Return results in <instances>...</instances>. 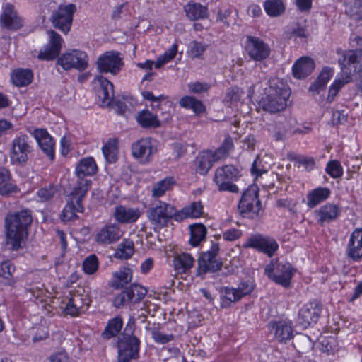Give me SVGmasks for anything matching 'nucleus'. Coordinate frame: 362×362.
<instances>
[{
	"label": "nucleus",
	"mask_w": 362,
	"mask_h": 362,
	"mask_svg": "<svg viewBox=\"0 0 362 362\" xmlns=\"http://www.w3.org/2000/svg\"><path fill=\"white\" fill-rule=\"evenodd\" d=\"M290 95V90L279 79H273L266 83L263 92L255 98L259 105L272 112L283 110Z\"/></svg>",
	"instance_id": "nucleus-1"
},
{
	"label": "nucleus",
	"mask_w": 362,
	"mask_h": 362,
	"mask_svg": "<svg viewBox=\"0 0 362 362\" xmlns=\"http://www.w3.org/2000/svg\"><path fill=\"white\" fill-rule=\"evenodd\" d=\"M31 223L28 211L9 215L6 219V243L13 250L22 247L26 237V228Z\"/></svg>",
	"instance_id": "nucleus-2"
},
{
	"label": "nucleus",
	"mask_w": 362,
	"mask_h": 362,
	"mask_svg": "<svg viewBox=\"0 0 362 362\" xmlns=\"http://www.w3.org/2000/svg\"><path fill=\"white\" fill-rule=\"evenodd\" d=\"M89 189V182L87 180H81L78 187H74L69 194L67 202L61 214V219L64 222L74 220L77 213L83 211V206L81 204L83 198Z\"/></svg>",
	"instance_id": "nucleus-3"
},
{
	"label": "nucleus",
	"mask_w": 362,
	"mask_h": 362,
	"mask_svg": "<svg viewBox=\"0 0 362 362\" xmlns=\"http://www.w3.org/2000/svg\"><path fill=\"white\" fill-rule=\"evenodd\" d=\"M57 66L64 71L76 70L83 71L89 66L87 52L81 49L71 48L64 52L57 59Z\"/></svg>",
	"instance_id": "nucleus-4"
},
{
	"label": "nucleus",
	"mask_w": 362,
	"mask_h": 362,
	"mask_svg": "<svg viewBox=\"0 0 362 362\" xmlns=\"http://www.w3.org/2000/svg\"><path fill=\"white\" fill-rule=\"evenodd\" d=\"M158 141L151 137L141 138L132 144V156L141 164H148L158 151Z\"/></svg>",
	"instance_id": "nucleus-5"
},
{
	"label": "nucleus",
	"mask_w": 362,
	"mask_h": 362,
	"mask_svg": "<svg viewBox=\"0 0 362 362\" xmlns=\"http://www.w3.org/2000/svg\"><path fill=\"white\" fill-rule=\"evenodd\" d=\"M239 170L233 165H225L216 170L214 182L220 191L238 192V187L233 184L240 177Z\"/></svg>",
	"instance_id": "nucleus-6"
},
{
	"label": "nucleus",
	"mask_w": 362,
	"mask_h": 362,
	"mask_svg": "<svg viewBox=\"0 0 362 362\" xmlns=\"http://www.w3.org/2000/svg\"><path fill=\"white\" fill-rule=\"evenodd\" d=\"M238 209L244 217L255 218L258 216L261 204L258 199V190L256 186H250L244 192Z\"/></svg>",
	"instance_id": "nucleus-7"
},
{
	"label": "nucleus",
	"mask_w": 362,
	"mask_h": 362,
	"mask_svg": "<svg viewBox=\"0 0 362 362\" xmlns=\"http://www.w3.org/2000/svg\"><path fill=\"white\" fill-rule=\"evenodd\" d=\"M70 298L62 305L61 308L65 314L72 317L79 315L89 306L90 300L83 288L79 287L70 292Z\"/></svg>",
	"instance_id": "nucleus-8"
},
{
	"label": "nucleus",
	"mask_w": 362,
	"mask_h": 362,
	"mask_svg": "<svg viewBox=\"0 0 362 362\" xmlns=\"http://www.w3.org/2000/svg\"><path fill=\"white\" fill-rule=\"evenodd\" d=\"M92 86L96 103L101 107L110 105L114 95L113 84L103 76H97Z\"/></svg>",
	"instance_id": "nucleus-9"
},
{
	"label": "nucleus",
	"mask_w": 362,
	"mask_h": 362,
	"mask_svg": "<svg viewBox=\"0 0 362 362\" xmlns=\"http://www.w3.org/2000/svg\"><path fill=\"white\" fill-rule=\"evenodd\" d=\"M176 214L177 210L173 206L160 201L148 211V217L156 228H159L170 218L175 220Z\"/></svg>",
	"instance_id": "nucleus-10"
},
{
	"label": "nucleus",
	"mask_w": 362,
	"mask_h": 362,
	"mask_svg": "<svg viewBox=\"0 0 362 362\" xmlns=\"http://www.w3.org/2000/svg\"><path fill=\"white\" fill-rule=\"evenodd\" d=\"M123 65L119 54L115 51H107L100 55L96 62L97 69L102 73L117 74Z\"/></svg>",
	"instance_id": "nucleus-11"
},
{
	"label": "nucleus",
	"mask_w": 362,
	"mask_h": 362,
	"mask_svg": "<svg viewBox=\"0 0 362 362\" xmlns=\"http://www.w3.org/2000/svg\"><path fill=\"white\" fill-rule=\"evenodd\" d=\"M47 43L40 50L38 59L49 61L59 56L64 44V40L60 35L53 30L47 32Z\"/></svg>",
	"instance_id": "nucleus-12"
},
{
	"label": "nucleus",
	"mask_w": 362,
	"mask_h": 362,
	"mask_svg": "<svg viewBox=\"0 0 362 362\" xmlns=\"http://www.w3.org/2000/svg\"><path fill=\"white\" fill-rule=\"evenodd\" d=\"M139 341L132 335L123 334L118 342L119 362H128L138 355Z\"/></svg>",
	"instance_id": "nucleus-13"
},
{
	"label": "nucleus",
	"mask_w": 362,
	"mask_h": 362,
	"mask_svg": "<svg viewBox=\"0 0 362 362\" xmlns=\"http://www.w3.org/2000/svg\"><path fill=\"white\" fill-rule=\"evenodd\" d=\"M75 10L76 7L72 4L60 6L52 16L53 25L63 33H67L70 30Z\"/></svg>",
	"instance_id": "nucleus-14"
},
{
	"label": "nucleus",
	"mask_w": 362,
	"mask_h": 362,
	"mask_svg": "<svg viewBox=\"0 0 362 362\" xmlns=\"http://www.w3.org/2000/svg\"><path fill=\"white\" fill-rule=\"evenodd\" d=\"M31 147L27 141V136H22L16 138L12 143L10 152V159L13 164H23L28 160V154Z\"/></svg>",
	"instance_id": "nucleus-15"
},
{
	"label": "nucleus",
	"mask_w": 362,
	"mask_h": 362,
	"mask_svg": "<svg viewBox=\"0 0 362 362\" xmlns=\"http://www.w3.org/2000/svg\"><path fill=\"white\" fill-rule=\"evenodd\" d=\"M247 247H253L271 257L277 250L279 245L275 240L261 235H255L249 238L245 244Z\"/></svg>",
	"instance_id": "nucleus-16"
},
{
	"label": "nucleus",
	"mask_w": 362,
	"mask_h": 362,
	"mask_svg": "<svg viewBox=\"0 0 362 362\" xmlns=\"http://www.w3.org/2000/svg\"><path fill=\"white\" fill-rule=\"evenodd\" d=\"M274 269V264L271 263L265 267V274L276 284L284 287L288 286L293 275L291 265L289 263H286L279 266L278 269L273 274Z\"/></svg>",
	"instance_id": "nucleus-17"
},
{
	"label": "nucleus",
	"mask_w": 362,
	"mask_h": 362,
	"mask_svg": "<svg viewBox=\"0 0 362 362\" xmlns=\"http://www.w3.org/2000/svg\"><path fill=\"white\" fill-rule=\"evenodd\" d=\"M31 135L35 138L42 152L49 160H53L54 158L55 143L48 132L45 129H36L33 130Z\"/></svg>",
	"instance_id": "nucleus-18"
},
{
	"label": "nucleus",
	"mask_w": 362,
	"mask_h": 362,
	"mask_svg": "<svg viewBox=\"0 0 362 362\" xmlns=\"http://www.w3.org/2000/svg\"><path fill=\"white\" fill-rule=\"evenodd\" d=\"M245 49L248 55L255 61H262L270 54L269 45L254 37H247Z\"/></svg>",
	"instance_id": "nucleus-19"
},
{
	"label": "nucleus",
	"mask_w": 362,
	"mask_h": 362,
	"mask_svg": "<svg viewBox=\"0 0 362 362\" xmlns=\"http://www.w3.org/2000/svg\"><path fill=\"white\" fill-rule=\"evenodd\" d=\"M0 16L1 25L11 30H16L22 26V20L14 10L13 5L5 4Z\"/></svg>",
	"instance_id": "nucleus-20"
},
{
	"label": "nucleus",
	"mask_w": 362,
	"mask_h": 362,
	"mask_svg": "<svg viewBox=\"0 0 362 362\" xmlns=\"http://www.w3.org/2000/svg\"><path fill=\"white\" fill-rule=\"evenodd\" d=\"M122 235L119 227L112 223L104 226L97 233L95 240L101 244H112L119 240Z\"/></svg>",
	"instance_id": "nucleus-21"
},
{
	"label": "nucleus",
	"mask_w": 362,
	"mask_h": 362,
	"mask_svg": "<svg viewBox=\"0 0 362 362\" xmlns=\"http://www.w3.org/2000/svg\"><path fill=\"white\" fill-rule=\"evenodd\" d=\"M141 215L139 208L119 205L115 207L113 216L120 223H132L136 222Z\"/></svg>",
	"instance_id": "nucleus-22"
},
{
	"label": "nucleus",
	"mask_w": 362,
	"mask_h": 362,
	"mask_svg": "<svg viewBox=\"0 0 362 362\" xmlns=\"http://www.w3.org/2000/svg\"><path fill=\"white\" fill-rule=\"evenodd\" d=\"M97 165L94 159L91 157H87L81 159L77 164L75 173L78 179L77 185L75 187H78V184L81 180H87L90 187V181L85 179L84 177L93 175L97 172Z\"/></svg>",
	"instance_id": "nucleus-23"
},
{
	"label": "nucleus",
	"mask_w": 362,
	"mask_h": 362,
	"mask_svg": "<svg viewBox=\"0 0 362 362\" xmlns=\"http://www.w3.org/2000/svg\"><path fill=\"white\" fill-rule=\"evenodd\" d=\"M269 329L274 338L279 342H286L293 336V329L290 322L279 321L269 325Z\"/></svg>",
	"instance_id": "nucleus-24"
},
{
	"label": "nucleus",
	"mask_w": 362,
	"mask_h": 362,
	"mask_svg": "<svg viewBox=\"0 0 362 362\" xmlns=\"http://www.w3.org/2000/svg\"><path fill=\"white\" fill-rule=\"evenodd\" d=\"M321 308L315 302H310L302 307L299 311V317L301 320V324L306 327L312 323L317 321L320 315Z\"/></svg>",
	"instance_id": "nucleus-25"
},
{
	"label": "nucleus",
	"mask_w": 362,
	"mask_h": 362,
	"mask_svg": "<svg viewBox=\"0 0 362 362\" xmlns=\"http://www.w3.org/2000/svg\"><path fill=\"white\" fill-rule=\"evenodd\" d=\"M220 160L211 150L203 151L199 153L195 160V170L201 175H205L213 164Z\"/></svg>",
	"instance_id": "nucleus-26"
},
{
	"label": "nucleus",
	"mask_w": 362,
	"mask_h": 362,
	"mask_svg": "<svg viewBox=\"0 0 362 362\" xmlns=\"http://www.w3.org/2000/svg\"><path fill=\"white\" fill-rule=\"evenodd\" d=\"M314 68L315 63L311 58L308 57H301L292 66L293 75L296 78L302 79L310 75Z\"/></svg>",
	"instance_id": "nucleus-27"
},
{
	"label": "nucleus",
	"mask_w": 362,
	"mask_h": 362,
	"mask_svg": "<svg viewBox=\"0 0 362 362\" xmlns=\"http://www.w3.org/2000/svg\"><path fill=\"white\" fill-rule=\"evenodd\" d=\"M351 76L349 73L342 71L341 73L338 74L330 86L329 87L327 100L329 102H332L336 96L338 95L340 90L347 83L351 81Z\"/></svg>",
	"instance_id": "nucleus-28"
},
{
	"label": "nucleus",
	"mask_w": 362,
	"mask_h": 362,
	"mask_svg": "<svg viewBox=\"0 0 362 362\" xmlns=\"http://www.w3.org/2000/svg\"><path fill=\"white\" fill-rule=\"evenodd\" d=\"M348 255L353 259L362 257V228L352 232L348 245Z\"/></svg>",
	"instance_id": "nucleus-29"
},
{
	"label": "nucleus",
	"mask_w": 362,
	"mask_h": 362,
	"mask_svg": "<svg viewBox=\"0 0 362 362\" xmlns=\"http://www.w3.org/2000/svg\"><path fill=\"white\" fill-rule=\"evenodd\" d=\"M136 121L144 128H158L161 127V122L158 115L148 109L139 111L136 116Z\"/></svg>",
	"instance_id": "nucleus-30"
},
{
	"label": "nucleus",
	"mask_w": 362,
	"mask_h": 362,
	"mask_svg": "<svg viewBox=\"0 0 362 362\" xmlns=\"http://www.w3.org/2000/svg\"><path fill=\"white\" fill-rule=\"evenodd\" d=\"M331 194L327 187H317L307 194L306 204L309 208H314L322 202L327 200Z\"/></svg>",
	"instance_id": "nucleus-31"
},
{
	"label": "nucleus",
	"mask_w": 362,
	"mask_h": 362,
	"mask_svg": "<svg viewBox=\"0 0 362 362\" xmlns=\"http://www.w3.org/2000/svg\"><path fill=\"white\" fill-rule=\"evenodd\" d=\"M203 214V206L200 202H194L184 207L180 211H177L176 221H182L188 218H197Z\"/></svg>",
	"instance_id": "nucleus-32"
},
{
	"label": "nucleus",
	"mask_w": 362,
	"mask_h": 362,
	"mask_svg": "<svg viewBox=\"0 0 362 362\" xmlns=\"http://www.w3.org/2000/svg\"><path fill=\"white\" fill-rule=\"evenodd\" d=\"M103 155L110 163L117 161L119 156V142L115 138L109 139L102 147Z\"/></svg>",
	"instance_id": "nucleus-33"
},
{
	"label": "nucleus",
	"mask_w": 362,
	"mask_h": 362,
	"mask_svg": "<svg viewBox=\"0 0 362 362\" xmlns=\"http://www.w3.org/2000/svg\"><path fill=\"white\" fill-rule=\"evenodd\" d=\"M339 210L337 205L327 204L315 211L317 219L319 222H329L337 218L339 216Z\"/></svg>",
	"instance_id": "nucleus-34"
},
{
	"label": "nucleus",
	"mask_w": 362,
	"mask_h": 362,
	"mask_svg": "<svg viewBox=\"0 0 362 362\" xmlns=\"http://www.w3.org/2000/svg\"><path fill=\"white\" fill-rule=\"evenodd\" d=\"M334 70L329 67H324L318 75L317 79L310 85L309 90L318 93L325 88L327 83L332 78Z\"/></svg>",
	"instance_id": "nucleus-35"
},
{
	"label": "nucleus",
	"mask_w": 362,
	"mask_h": 362,
	"mask_svg": "<svg viewBox=\"0 0 362 362\" xmlns=\"http://www.w3.org/2000/svg\"><path fill=\"white\" fill-rule=\"evenodd\" d=\"M17 190L18 188L11 180L8 170L0 168V195H7Z\"/></svg>",
	"instance_id": "nucleus-36"
},
{
	"label": "nucleus",
	"mask_w": 362,
	"mask_h": 362,
	"mask_svg": "<svg viewBox=\"0 0 362 362\" xmlns=\"http://www.w3.org/2000/svg\"><path fill=\"white\" fill-rule=\"evenodd\" d=\"M141 93L143 99L148 102L153 109H161L162 106L170 107L171 105V102L165 95L156 96L150 90H142Z\"/></svg>",
	"instance_id": "nucleus-37"
},
{
	"label": "nucleus",
	"mask_w": 362,
	"mask_h": 362,
	"mask_svg": "<svg viewBox=\"0 0 362 362\" xmlns=\"http://www.w3.org/2000/svg\"><path fill=\"white\" fill-rule=\"evenodd\" d=\"M263 8L267 16L276 18L284 13L286 4L284 0H266L263 3Z\"/></svg>",
	"instance_id": "nucleus-38"
},
{
	"label": "nucleus",
	"mask_w": 362,
	"mask_h": 362,
	"mask_svg": "<svg viewBox=\"0 0 362 362\" xmlns=\"http://www.w3.org/2000/svg\"><path fill=\"white\" fill-rule=\"evenodd\" d=\"M132 279V271L128 267H122L113 272L112 286L115 288H122Z\"/></svg>",
	"instance_id": "nucleus-39"
},
{
	"label": "nucleus",
	"mask_w": 362,
	"mask_h": 362,
	"mask_svg": "<svg viewBox=\"0 0 362 362\" xmlns=\"http://www.w3.org/2000/svg\"><path fill=\"white\" fill-rule=\"evenodd\" d=\"M194 258L188 253L177 254L174 257L173 267L176 272L184 273L194 264Z\"/></svg>",
	"instance_id": "nucleus-40"
},
{
	"label": "nucleus",
	"mask_w": 362,
	"mask_h": 362,
	"mask_svg": "<svg viewBox=\"0 0 362 362\" xmlns=\"http://www.w3.org/2000/svg\"><path fill=\"white\" fill-rule=\"evenodd\" d=\"M33 78V73L29 69H18L11 74V81L18 87L29 85L32 82Z\"/></svg>",
	"instance_id": "nucleus-41"
},
{
	"label": "nucleus",
	"mask_w": 362,
	"mask_h": 362,
	"mask_svg": "<svg viewBox=\"0 0 362 362\" xmlns=\"http://www.w3.org/2000/svg\"><path fill=\"white\" fill-rule=\"evenodd\" d=\"M134 253V245L132 240H123L117 247L114 253L116 259L126 260L132 257Z\"/></svg>",
	"instance_id": "nucleus-42"
},
{
	"label": "nucleus",
	"mask_w": 362,
	"mask_h": 362,
	"mask_svg": "<svg viewBox=\"0 0 362 362\" xmlns=\"http://www.w3.org/2000/svg\"><path fill=\"white\" fill-rule=\"evenodd\" d=\"M240 299V294L235 288L224 287L221 289V306L222 308H228Z\"/></svg>",
	"instance_id": "nucleus-43"
},
{
	"label": "nucleus",
	"mask_w": 362,
	"mask_h": 362,
	"mask_svg": "<svg viewBox=\"0 0 362 362\" xmlns=\"http://www.w3.org/2000/svg\"><path fill=\"white\" fill-rule=\"evenodd\" d=\"M191 245L196 247L205 239L207 230L202 223H194L189 226Z\"/></svg>",
	"instance_id": "nucleus-44"
},
{
	"label": "nucleus",
	"mask_w": 362,
	"mask_h": 362,
	"mask_svg": "<svg viewBox=\"0 0 362 362\" xmlns=\"http://www.w3.org/2000/svg\"><path fill=\"white\" fill-rule=\"evenodd\" d=\"M218 251V246L214 245L211 250L204 252L199 259V267L204 270H211L214 267L215 258Z\"/></svg>",
	"instance_id": "nucleus-45"
},
{
	"label": "nucleus",
	"mask_w": 362,
	"mask_h": 362,
	"mask_svg": "<svg viewBox=\"0 0 362 362\" xmlns=\"http://www.w3.org/2000/svg\"><path fill=\"white\" fill-rule=\"evenodd\" d=\"M185 11L190 20L207 18V8L199 4H188L185 6Z\"/></svg>",
	"instance_id": "nucleus-46"
},
{
	"label": "nucleus",
	"mask_w": 362,
	"mask_h": 362,
	"mask_svg": "<svg viewBox=\"0 0 362 362\" xmlns=\"http://www.w3.org/2000/svg\"><path fill=\"white\" fill-rule=\"evenodd\" d=\"M180 105L182 107L192 110L196 115L205 112V107L203 103L191 96H185L180 100Z\"/></svg>",
	"instance_id": "nucleus-47"
},
{
	"label": "nucleus",
	"mask_w": 362,
	"mask_h": 362,
	"mask_svg": "<svg viewBox=\"0 0 362 362\" xmlns=\"http://www.w3.org/2000/svg\"><path fill=\"white\" fill-rule=\"evenodd\" d=\"M122 325V320L119 317L111 319L103 332L102 337L105 339H110L115 337L121 331Z\"/></svg>",
	"instance_id": "nucleus-48"
},
{
	"label": "nucleus",
	"mask_w": 362,
	"mask_h": 362,
	"mask_svg": "<svg viewBox=\"0 0 362 362\" xmlns=\"http://www.w3.org/2000/svg\"><path fill=\"white\" fill-rule=\"evenodd\" d=\"M178 52L177 45L173 44L163 54H160L155 62V68L160 69L163 66L171 62L177 55Z\"/></svg>",
	"instance_id": "nucleus-49"
},
{
	"label": "nucleus",
	"mask_w": 362,
	"mask_h": 362,
	"mask_svg": "<svg viewBox=\"0 0 362 362\" xmlns=\"http://www.w3.org/2000/svg\"><path fill=\"white\" fill-rule=\"evenodd\" d=\"M175 184V180L171 177H165V179L157 182L152 189V195L155 197L163 196L166 191L172 188Z\"/></svg>",
	"instance_id": "nucleus-50"
},
{
	"label": "nucleus",
	"mask_w": 362,
	"mask_h": 362,
	"mask_svg": "<svg viewBox=\"0 0 362 362\" xmlns=\"http://www.w3.org/2000/svg\"><path fill=\"white\" fill-rule=\"evenodd\" d=\"M233 149V144L230 136L226 137L220 148L216 151H213L216 156L219 160L226 158Z\"/></svg>",
	"instance_id": "nucleus-51"
},
{
	"label": "nucleus",
	"mask_w": 362,
	"mask_h": 362,
	"mask_svg": "<svg viewBox=\"0 0 362 362\" xmlns=\"http://www.w3.org/2000/svg\"><path fill=\"white\" fill-rule=\"evenodd\" d=\"M267 158V156L257 158V159L254 161L252 168V173L254 176L256 177V178L262 174L266 173L269 168L270 165L268 164L266 161Z\"/></svg>",
	"instance_id": "nucleus-52"
},
{
	"label": "nucleus",
	"mask_w": 362,
	"mask_h": 362,
	"mask_svg": "<svg viewBox=\"0 0 362 362\" xmlns=\"http://www.w3.org/2000/svg\"><path fill=\"white\" fill-rule=\"evenodd\" d=\"M344 57L349 63L354 64L355 71H362V50L359 52L349 50L345 53Z\"/></svg>",
	"instance_id": "nucleus-53"
},
{
	"label": "nucleus",
	"mask_w": 362,
	"mask_h": 362,
	"mask_svg": "<svg viewBox=\"0 0 362 362\" xmlns=\"http://www.w3.org/2000/svg\"><path fill=\"white\" fill-rule=\"evenodd\" d=\"M325 170L332 178L341 177L344 173L341 163L336 160L328 162Z\"/></svg>",
	"instance_id": "nucleus-54"
},
{
	"label": "nucleus",
	"mask_w": 362,
	"mask_h": 362,
	"mask_svg": "<svg viewBox=\"0 0 362 362\" xmlns=\"http://www.w3.org/2000/svg\"><path fill=\"white\" fill-rule=\"evenodd\" d=\"M133 302L141 300L147 293V289L139 284H133L127 288Z\"/></svg>",
	"instance_id": "nucleus-55"
},
{
	"label": "nucleus",
	"mask_w": 362,
	"mask_h": 362,
	"mask_svg": "<svg viewBox=\"0 0 362 362\" xmlns=\"http://www.w3.org/2000/svg\"><path fill=\"white\" fill-rule=\"evenodd\" d=\"M14 271V267L9 262H3L0 264V279L5 281V284L11 282V275Z\"/></svg>",
	"instance_id": "nucleus-56"
},
{
	"label": "nucleus",
	"mask_w": 362,
	"mask_h": 362,
	"mask_svg": "<svg viewBox=\"0 0 362 362\" xmlns=\"http://www.w3.org/2000/svg\"><path fill=\"white\" fill-rule=\"evenodd\" d=\"M206 49V46L199 42L192 41L189 42L187 49V54L192 58H197L202 55Z\"/></svg>",
	"instance_id": "nucleus-57"
},
{
	"label": "nucleus",
	"mask_w": 362,
	"mask_h": 362,
	"mask_svg": "<svg viewBox=\"0 0 362 362\" xmlns=\"http://www.w3.org/2000/svg\"><path fill=\"white\" fill-rule=\"evenodd\" d=\"M83 269L85 273L92 274L98 269V259L95 255L86 257L83 263Z\"/></svg>",
	"instance_id": "nucleus-58"
},
{
	"label": "nucleus",
	"mask_w": 362,
	"mask_h": 362,
	"mask_svg": "<svg viewBox=\"0 0 362 362\" xmlns=\"http://www.w3.org/2000/svg\"><path fill=\"white\" fill-rule=\"evenodd\" d=\"M362 7V0H358L354 3L353 6H347L346 12L354 19L361 20L362 19V9L359 8Z\"/></svg>",
	"instance_id": "nucleus-59"
},
{
	"label": "nucleus",
	"mask_w": 362,
	"mask_h": 362,
	"mask_svg": "<svg viewBox=\"0 0 362 362\" xmlns=\"http://www.w3.org/2000/svg\"><path fill=\"white\" fill-rule=\"evenodd\" d=\"M254 287V282L251 280H248L241 282L235 288L238 291L242 298L243 296L250 294L253 291Z\"/></svg>",
	"instance_id": "nucleus-60"
},
{
	"label": "nucleus",
	"mask_w": 362,
	"mask_h": 362,
	"mask_svg": "<svg viewBox=\"0 0 362 362\" xmlns=\"http://www.w3.org/2000/svg\"><path fill=\"white\" fill-rule=\"evenodd\" d=\"M133 302L132 298L127 289L123 291L119 295H118L114 300V304L116 307L127 304Z\"/></svg>",
	"instance_id": "nucleus-61"
},
{
	"label": "nucleus",
	"mask_w": 362,
	"mask_h": 362,
	"mask_svg": "<svg viewBox=\"0 0 362 362\" xmlns=\"http://www.w3.org/2000/svg\"><path fill=\"white\" fill-rule=\"evenodd\" d=\"M242 231L236 228H230L223 233V238L226 241H235L242 235Z\"/></svg>",
	"instance_id": "nucleus-62"
},
{
	"label": "nucleus",
	"mask_w": 362,
	"mask_h": 362,
	"mask_svg": "<svg viewBox=\"0 0 362 362\" xmlns=\"http://www.w3.org/2000/svg\"><path fill=\"white\" fill-rule=\"evenodd\" d=\"M54 194V189L52 187L41 188L37 192V200L45 202L50 199Z\"/></svg>",
	"instance_id": "nucleus-63"
},
{
	"label": "nucleus",
	"mask_w": 362,
	"mask_h": 362,
	"mask_svg": "<svg viewBox=\"0 0 362 362\" xmlns=\"http://www.w3.org/2000/svg\"><path fill=\"white\" fill-rule=\"evenodd\" d=\"M35 329V334L33 337V341L34 342L44 340L48 337V329L46 325H41Z\"/></svg>",
	"instance_id": "nucleus-64"
}]
</instances>
